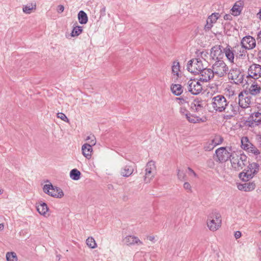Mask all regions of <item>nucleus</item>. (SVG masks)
<instances>
[{
  "mask_svg": "<svg viewBox=\"0 0 261 261\" xmlns=\"http://www.w3.org/2000/svg\"><path fill=\"white\" fill-rule=\"evenodd\" d=\"M180 65L178 61H174L172 66V73L176 79L179 76Z\"/></svg>",
  "mask_w": 261,
  "mask_h": 261,
  "instance_id": "obj_29",
  "label": "nucleus"
},
{
  "mask_svg": "<svg viewBox=\"0 0 261 261\" xmlns=\"http://www.w3.org/2000/svg\"><path fill=\"white\" fill-rule=\"evenodd\" d=\"M234 237L236 239H238L241 238L242 236V233L240 231H237L234 232Z\"/></svg>",
  "mask_w": 261,
  "mask_h": 261,
  "instance_id": "obj_51",
  "label": "nucleus"
},
{
  "mask_svg": "<svg viewBox=\"0 0 261 261\" xmlns=\"http://www.w3.org/2000/svg\"><path fill=\"white\" fill-rule=\"evenodd\" d=\"M248 125L250 127L257 126L261 123V113L254 112L248 117L247 121Z\"/></svg>",
  "mask_w": 261,
  "mask_h": 261,
  "instance_id": "obj_13",
  "label": "nucleus"
},
{
  "mask_svg": "<svg viewBox=\"0 0 261 261\" xmlns=\"http://www.w3.org/2000/svg\"><path fill=\"white\" fill-rule=\"evenodd\" d=\"M36 7V5L33 4H30L27 5L23 7V12L27 14H30L31 13L32 10L33 9H35Z\"/></svg>",
  "mask_w": 261,
  "mask_h": 261,
  "instance_id": "obj_39",
  "label": "nucleus"
},
{
  "mask_svg": "<svg viewBox=\"0 0 261 261\" xmlns=\"http://www.w3.org/2000/svg\"><path fill=\"white\" fill-rule=\"evenodd\" d=\"M205 102L198 98L194 99L191 104V109L192 111L197 112H201L204 107Z\"/></svg>",
  "mask_w": 261,
  "mask_h": 261,
  "instance_id": "obj_19",
  "label": "nucleus"
},
{
  "mask_svg": "<svg viewBox=\"0 0 261 261\" xmlns=\"http://www.w3.org/2000/svg\"><path fill=\"white\" fill-rule=\"evenodd\" d=\"M4 228V225L3 223L0 224V230H3Z\"/></svg>",
  "mask_w": 261,
  "mask_h": 261,
  "instance_id": "obj_54",
  "label": "nucleus"
},
{
  "mask_svg": "<svg viewBox=\"0 0 261 261\" xmlns=\"http://www.w3.org/2000/svg\"><path fill=\"white\" fill-rule=\"evenodd\" d=\"M231 169L235 171H240L248 163L247 156L241 151L233 152L230 158Z\"/></svg>",
  "mask_w": 261,
  "mask_h": 261,
  "instance_id": "obj_1",
  "label": "nucleus"
},
{
  "mask_svg": "<svg viewBox=\"0 0 261 261\" xmlns=\"http://www.w3.org/2000/svg\"><path fill=\"white\" fill-rule=\"evenodd\" d=\"M134 171V167L131 165H127L121 168L120 174L123 177H128L133 174Z\"/></svg>",
  "mask_w": 261,
  "mask_h": 261,
  "instance_id": "obj_23",
  "label": "nucleus"
},
{
  "mask_svg": "<svg viewBox=\"0 0 261 261\" xmlns=\"http://www.w3.org/2000/svg\"><path fill=\"white\" fill-rule=\"evenodd\" d=\"M221 223V216L220 213L214 212L210 214L207 220V225L210 230L216 231L220 227Z\"/></svg>",
  "mask_w": 261,
  "mask_h": 261,
  "instance_id": "obj_2",
  "label": "nucleus"
},
{
  "mask_svg": "<svg viewBox=\"0 0 261 261\" xmlns=\"http://www.w3.org/2000/svg\"><path fill=\"white\" fill-rule=\"evenodd\" d=\"M155 168V163L153 161H151L147 163L146 166V173L144 178L146 182H149L150 179L154 176Z\"/></svg>",
  "mask_w": 261,
  "mask_h": 261,
  "instance_id": "obj_11",
  "label": "nucleus"
},
{
  "mask_svg": "<svg viewBox=\"0 0 261 261\" xmlns=\"http://www.w3.org/2000/svg\"><path fill=\"white\" fill-rule=\"evenodd\" d=\"M184 188L189 193H191L192 192V187L191 185L188 182H185L184 184Z\"/></svg>",
  "mask_w": 261,
  "mask_h": 261,
  "instance_id": "obj_45",
  "label": "nucleus"
},
{
  "mask_svg": "<svg viewBox=\"0 0 261 261\" xmlns=\"http://www.w3.org/2000/svg\"><path fill=\"white\" fill-rule=\"evenodd\" d=\"M6 258L7 261H17V257L15 252H8L6 254Z\"/></svg>",
  "mask_w": 261,
  "mask_h": 261,
  "instance_id": "obj_38",
  "label": "nucleus"
},
{
  "mask_svg": "<svg viewBox=\"0 0 261 261\" xmlns=\"http://www.w3.org/2000/svg\"><path fill=\"white\" fill-rule=\"evenodd\" d=\"M86 244L90 248L94 249L97 247V244L93 237H88L86 240Z\"/></svg>",
  "mask_w": 261,
  "mask_h": 261,
  "instance_id": "obj_35",
  "label": "nucleus"
},
{
  "mask_svg": "<svg viewBox=\"0 0 261 261\" xmlns=\"http://www.w3.org/2000/svg\"><path fill=\"white\" fill-rule=\"evenodd\" d=\"M259 171V165L256 163L250 164L247 169L239 174V177L243 181H248L252 178Z\"/></svg>",
  "mask_w": 261,
  "mask_h": 261,
  "instance_id": "obj_3",
  "label": "nucleus"
},
{
  "mask_svg": "<svg viewBox=\"0 0 261 261\" xmlns=\"http://www.w3.org/2000/svg\"><path fill=\"white\" fill-rule=\"evenodd\" d=\"M256 187V184L254 181L246 182L244 184H238L237 188L239 190L245 192H250L253 191Z\"/></svg>",
  "mask_w": 261,
  "mask_h": 261,
  "instance_id": "obj_21",
  "label": "nucleus"
},
{
  "mask_svg": "<svg viewBox=\"0 0 261 261\" xmlns=\"http://www.w3.org/2000/svg\"><path fill=\"white\" fill-rule=\"evenodd\" d=\"M231 18H232V17L230 14H225L224 16V19L225 20H231Z\"/></svg>",
  "mask_w": 261,
  "mask_h": 261,
  "instance_id": "obj_52",
  "label": "nucleus"
},
{
  "mask_svg": "<svg viewBox=\"0 0 261 261\" xmlns=\"http://www.w3.org/2000/svg\"><path fill=\"white\" fill-rule=\"evenodd\" d=\"M227 104L228 101L223 95H218L212 98V106L216 112H222Z\"/></svg>",
  "mask_w": 261,
  "mask_h": 261,
  "instance_id": "obj_6",
  "label": "nucleus"
},
{
  "mask_svg": "<svg viewBox=\"0 0 261 261\" xmlns=\"http://www.w3.org/2000/svg\"><path fill=\"white\" fill-rule=\"evenodd\" d=\"M212 69L214 74L217 77L224 76L228 71V67L225 63L222 60L217 61L212 66Z\"/></svg>",
  "mask_w": 261,
  "mask_h": 261,
  "instance_id": "obj_4",
  "label": "nucleus"
},
{
  "mask_svg": "<svg viewBox=\"0 0 261 261\" xmlns=\"http://www.w3.org/2000/svg\"><path fill=\"white\" fill-rule=\"evenodd\" d=\"M216 146L212 143L211 141L206 146L204 147L206 150H212Z\"/></svg>",
  "mask_w": 261,
  "mask_h": 261,
  "instance_id": "obj_47",
  "label": "nucleus"
},
{
  "mask_svg": "<svg viewBox=\"0 0 261 261\" xmlns=\"http://www.w3.org/2000/svg\"><path fill=\"white\" fill-rule=\"evenodd\" d=\"M238 98V106L239 108L247 109L249 107L251 103V97L248 96L247 94L243 93V92H241L239 94Z\"/></svg>",
  "mask_w": 261,
  "mask_h": 261,
  "instance_id": "obj_12",
  "label": "nucleus"
},
{
  "mask_svg": "<svg viewBox=\"0 0 261 261\" xmlns=\"http://www.w3.org/2000/svg\"><path fill=\"white\" fill-rule=\"evenodd\" d=\"M3 193V190L0 189V195H1Z\"/></svg>",
  "mask_w": 261,
  "mask_h": 261,
  "instance_id": "obj_59",
  "label": "nucleus"
},
{
  "mask_svg": "<svg viewBox=\"0 0 261 261\" xmlns=\"http://www.w3.org/2000/svg\"><path fill=\"white\" fill-rule=\"evenodd\" d=\"M188 170L189 171V175H193V176H194L195 177L197 176V174L191 168L189 167L188 168Z\"/></svg>",
  "mask_w": 261,
  "mask_h": 261,
  "instance_id": "obj_50",
  "label": "nucleus"
},
{
  "mask_svg": "<svg viewBox=\"0 0 261 261\" xmlns=\"http://www.w3.org/2000/svg\"><path fill=\"white\" fill-rule=\"evenodd\" d=\"M81 172L76 169H73L70 172V178L74 180H77L80 178Z\"/></svg>",
  "mask_w": 261,
  "mask_h": 261,
  "instance_id": "obj_34",
  "label": "nucleus"
},
{
  "mask_svg": "<svg viewBox=\"0 0 261 261\" xmlns=\"http://www.w3.org/2000/svg\"><path fill=\"white\" fill-rule=\"evenodd\" d=\"M259 255H260V259L261 260V252L260 253Z\"/></svg>",
  "mask_w": 261,
  "mask_h": 261,
  "instance_id": "obj_60",
  "label": "nucleus"
},
{
  "mask_svg": "<svg viewBox=\"0 0 261 261\" xmlns=\"http://www.w3.org/2000/svg\"><path fill=\"white\" fill-rule=\"evenodd\" d=\"M258 57L259 60L261 61V50H259L258 53Z\"/></svg>",
  "mask_w": 261,
  "mask_h": 261,
  "instance_id": "obj_55",
  "label": "nucleus"
},
{
  "mask_svg": "<svg viewBox=\"0 0 261 261\" xmlns=\"http://www.w3.org/2000/svg\"><path fill=\"white\" fill-rule=\"evenodd\" d=\"M92 146L88 143H85L82 146V151L83 155L88 159L91 157L92 152L93 151Z\"/></svg>",
  "mask_w": 261,
  "mask_h": 261,
  "instance_id": "obj_24",
  "label": "nucleus"
},
{
  "mask_svg": "<svg viewBox=\"0 0 261 261\" xmlns=\"http://www.w3.org/2000/svg\"><path fill=\"white\" fill-rule=\"evenodd\" d=\"M36 208L39 213L42 215H44L48 210L47 204L44 202L39 204Z\"/></svg>",
  "mask_w": 261,
  "mask_h": 261,
  "instance_id": "obj_31",
  "label": "nucleus"
},
{
  "mask_svg": "<svg viewBox=\"0 0 261 261\" xmlns=\"http://www.w3.org/2000/svg\"><path fill=\"white\" fill-rule=\"evenodd\" d=\"M203 55H204V56H206V53H204V52H202L201 53V56H202V57H203Z\"/></svg>",
  "mask_w": 261,
  "mask_h": 261,
  "instance_id": "obj_58",
  "label": "nucleus"
},
{
  "mask_svg": "<svg viewBox=\"0 0 261 261\" xmlns=\"http://www.w3.org/2000/svg\"><path fill=\"white\" fill-rule=\"evenodd\" d=\"M179 112L182 116H185L186 118L187 115H189V114H190L188 111L184 107H181L180 108Z\"/></svg>",
  "mask_w": 261,
  "mask_h": 261,
  "instance_id": "obj_46",
  "label": "nucleus"
},
{
  "mask_svg": "<svg viewBox=\"0 0 261 261\" xmlns=\"http://www.w3.org/2000/svg\"><path fill=\"white\" fill-rule=\"evenodd\" d=\"M171 90L172 93L176 95H180L183 92L182 87L179 84L172 85L171 86Z\"/></svg>",
  "mask_w": 261,
  "mask_h": 261,
  "instance_id": "obj_30",
  "label": "nucleus"
},
{
  "mask_svg": "<svg viewBox=\"0 0 261 261\" xmlns=\"http://www.w3.org/2000/svg\"><path fill=\"white\" fill-rule=\"evenodd\" d=\"M199 74L201 76L200 81L202 82H208L214 77L213 69L206 68L204 67H203V69L200 71Z\"/></svg>",
  "mask_w": 261,
  "mask_h": 261,
  "instance_id": "obj_17",
  "label": "nucleus"
},
{
  "mask_svg": "<svg viewBox=\"0 0 261 261\" xmlns=\"http://www.w3.org/2000/svg\"><path fill=\"white\" fill-rule=\"evenodd\" d=\"M122 242L124 245L132 246L135 245H142V242L137 237L128 235L123 238Z\"/></svg>",
  "mask_w": 261,
  "mask_h": 261,
  "instance_id": "obj_16",
  "label": "nucleus"
},
{
  "mask_svg": "<svg viewBox=\"0 0 261 261\" xmlns=\"http://www.w3.org/2000/svg\"><path fill=\"white\" fill-rule=\"evenodd\" d=\"M43 190L45 193L54 197L61 198L64 196L62 190L56 186H54L51 184L45 185Z\"/></svg>",
  "mask_w": 261,
  "mask_h": 261,
  "instance_id": "obj_7",
  "label": "nucleus"
},
{
  "mask_svg": "<svg viewBox=\"0 0 261 261\" xmlns=\"http://www.w3.org/2000/svg\"><path fill=\"white\" fill-rule=\"evenodd\" d=\"M223 140V139L221 136L219 135H216L211 140V142L216 146L217 145L221 144Z\"/></svg>",
  "mask_w": 261,
  "mask_h": 261,
  "instance_id": "obj_40",
  "label": "nucleus"
},
{
  "mask_svg": "<svg viewBox=\"0 0 261 261\" xmlns=\"http://www.w3.org/2000/svg\"><path fill=\"white\" fill-rule=\"evenodd\" d=\"M78 19L81 24H86L88 21L87 14L83 11H80L78 13Z\"/></svg>",
  "mask_w": 261,
  "mask_h": 261,
  "instance_id": "obj_32",
  "label": "nucleus"
},
{
  "mask_svg": "<svg viewBox=\"0 0 261 261\" xmlns=\"http://www.w3.org/2000/svg\"><path fill=\"white\" fill-rule=\"evenodd\" d=\"M239 106L237 102H229L228 101V104L225 107V110H222V112L225 113L224 118L226 119H230L237 115L239 111Z\"/></svg>",
  "mask_w": 261,
  "mask_h": 261,
  "instance_id": "obj_8",
  "label": "nucleus"
},
{
  "mask_svg": "<svg viewBox=\"0 0 261 261\" xmlns=\"http://www.w3.org/2000/svg\"><path fill=\"white\" fill-rule=\"evenodd\" d=\"M224 53H225L227 59L231 63H233L234 60V56L235 55V53L234 51V47L232 48L230 46L228 45L224 49Z\"/></svg>",
  "mask_w": 261,
  "mask_h": 261,
  "instance_id": "obj_25",
  "label": "nucleus"
},
{
  "mask_svg": "<svg viewBox=\"0 0 261 261\" xmlns=\"http://www.w3.org/2000/svg\"><path fill=\"white\" fill-rule=\"evenodd\" d=\"M241 147L246 151L250 146H252V144L249 141L248 138L247 137H244L241 139Z\"/></svg>",
  "mask_w": 261,
  "mask_h": 261,
  "instance_id": "obj_33",
  "label": "nucleus"
},
{
  "mask_svg": "<svg viewBox=\"0 0 261 261\" xmlns=\"http://www.w3.org/2000/svg\"><path fill=\"white\" fill-rule=\"evenodd\" d=\"M260 88L256 85H252L249 89V91L252 95H256L260 92Z\"/></svg>",
  "mask_w": 261,
  "mask_h": 261,
  "instance_id": "obj_37",
  "label": "nucleus"
},
{
  "mask_svg": "<svg viewBox=\"0 0 261 261\" xmlns=\"http://www.w3.org/2000/svg\"><path fill=\"white\" fill-rule=\"evenodd\" d=\"M217 161L223 163L227 161L229 159L230 160L231 153L229 152L225 147H220L215 151Z\"/></svg>",
  "mask_w": 261,
  "mask_h": 261,
  "instance_id": "obj_10",
  "label": "nucleus"
},
{
  "mask_svg": "<svg viewBox=\"0 0 261 261\" xmlns=\"http://www.w3.org/2000/svg\"><path fill=\"white\" fill-rule=\"evenodd\" d=\"M233 47L234 51L235 53V55L236 56V57L241 58H243V57L245 56V54L247 52V49L243 47L241 44V45H237L234 46Z\"/></svg>",
  "mask_w": 261,
  "mask_h": 261,
  "instance_id": "obj_26",
  "label": "nucleus"
},
{
  "mask_svg": "<svg viewBox=\"0 0 261 261\" xmlns=\"http://www.w3.org/2000/svg\"><path fill=\"white\" fill-rule=\"evenodd\" d=\"M241 44L243 47L247 50H249L255 47L256 41L253 37L250 36H248L242 38Z\"/></svg>",
  "mask_w": 261,
  "mask_h": 261,
  "instance_id": "obj_15",
  "label": "nucleus"
},
{
  "mask_svg": "<svg viewBox=\"0 0 261 261\" xmlns=\"http://www.w3.org/2000/svg\"><path fill=\"white\" fill-rule=\"evenodd\" d=\"M64 10V7L62 5H60L58 6L57 8V11L58 13H62Z\"/></svg>",
  "mask_w": 261,
  "mask_h": 261,
  "instance_id": "obj_48",
  "label": "nucleus"
},
{
  "mask_svg": "<svg viewBox=\"0 0 261 261\" xmlns=\"http://www.w3.org/2000/svg\"><path fill=\"white\" fill-rule=\"evenodd\" d=\"M187 85L188 91L193 95H197L202 90V86L201 83L196 80H189Z\"/></svg>",
  "mask_w": 261,
  "mask_h": 261,
  "instance_id": "obj_9",
  "label": "nucleus"
},
{
  "mask_svg": "<svg viewBox=\"0 0 261 261\" xmlns=\"http://www.w3.org/2000/svg\"><path fill=\"white\" fill-rule=\"evenodd\" d=\"M243 3L241 1L236 2L231 9L232 14L234 16L240 14L243 9Z\"/></svg>",
  "mask_w": 261,
  "mask_h": 261,
  "instance_id": "obj_27",
  "label": "nucleus"
},
{
  "mask_svg": "<svg viewBox=\"0 0 261 261\" xmlns=\"http://www.w3.org/2000/svg\"><path fill=\"white\" fill-rule=\"evenodd\" d=\"M102 10H105V8H103V9H102Z\"/></svg>",
  "mask_w": 261,
  "mask_h": 261,
  "instance_id": "obj_62",
  "label": "nucleus"
},
{
  "mask_svg": "<svg viewBox=\"0 0 261 261\" xmlns=\"http://www.w3.org/2000/svg\"><path fill=\"white\" fill-rule=\"evenodd\" d=\"M176 101H178L179 104H180V105H183L187 102L186 100L183 98H180V97L176 98Z\"/></svg>",
  "mask_w": 261,
  "mask_h": 261,
  "instance_id": "obj_49",
  "label": "nucleus"
},
{
  "mask_svg": "<svg viewBox=\"0 0 261 261\" xmlns=\"http://www.w3.org/2000/svg\"><path fill=\"white\" fill-rule=\"evenodd\" d=\"M222 55L220 45H215L211 49L210 56L213 60H218Z\"/></svg>",
  "mask_w": 261,
  "mask_h": 261,
  "instance_id": "obj_22",
  "label": "nucleus"
},
{
  "mask_svg": "<svg viewBox=\"0 0 261 261\" xmlns=\"http://www.w3.org/2000/svg\"><path fill=\"white\" fill-rule=\"evenodd\" d=\"M57 117L60 118L65 122H68L69 121L66 116L63 113H58L57 114Z\"/></svg>",
  "mask_w": 261,
  "mask_h": 261,
  "instance_id": "obj_44",
  "label": "nucleus"
},
{
  "mask_svg": "<svg viewBox=\"0 0 261 261\" xmlns=\"http://www.w3.org/2000/svg\"><path fill=\"white\" fill-rule=\"evenodd\" d=\"M83 31L82 27L81 26H75L73 28L71 35L72 37L77 36L82 33Z\"/></svg>",
  "mask_w": 261,
  "mask_h": 261,
  "instance_id": "obj_36",
  "label": "nucleus"
},
{
  "mask_svg": "<svg viewBox=\"0 0 261 261\" xmlns=\"http://www.w3.org/2000/svg\"><path fill=\"white\" fill-rule=\"evenodd\" d=\"M246 151L255 155H258L260 153L259 150L253 144L252 146L249 147Z\"/></svg>",
  "mask_w": 261,
  "mask_h": 261,
  "instance_id": "obj_42",
  "label": "nucleus"
},
{
  "mask_svg": "<svg viewBox=\"0 0 261 261\" xmlns=\"http://www.w3.org/2000/svg\"><path fill=\"white\" fill-rule=\"evenodd\" d=\"M219 16L220 14L218 13H213L208 16L206 20V23L204 26V30L209 31L213 26V24L217 21Z\"/></svg>",
  "mask_w": 261,
  "mask_h": 261,
  "instance_id": "obj_20",
  "label": "nucleus"
},
{
  "mask_svg": "<svg viewBox=\"0 0 261 261\" xmlns=\"http://www.w3.org/2000/svg\"><path fill=\"white\" fill-rule=\"evenodd\" d=\"M86 140L89 141L88 144L90 145L94 146L96 143V138L93 135L91 134L90 135L88 136Z\"/></svg>",
  "mask_w": 261,
  "mask_h": 261,
  "instance_id": "obj_41",
  "label": "nucleus"
},
{
  "mask_svg": "<svg viewBox=\"0 0 261 261\" xmlns=\"http://www.w3.org/2000/svg\"><path fill=\"white\" fill-rule=\"evenodd\" d=\"M229 78L234 81L236 84H242L243 82V75L241 74L239 70H231L228 73Z\"/></svg>",
  "mask_w": 261,
  "mask_h": 261,
  "instance_id": "obj_18",
  "label": "nucleus"
},
{
  "mask_svg": "<svg viewBox=\"0 0 261 261\" xmlns=\"http://www.w3.org/2000/svg\"><path fill=\"white\" fill-rule=\"evenodd\" d=\"M177 177H178V178L180 180L182 181V180H185V177H186L185 173L184 172V171H181L180 170H178Z\"/></svg>",
  "mask_w": 261,
  "mask_h": 261,
  "instance_id": "obj_43",
  "label": "nucleus"
},
{
  "mask_svg": "<svg viewBox=\"0 0 261 261\" xmlns=\"http://www.w3.org/2000/svg\"><path fill=\"white\" fill-rule=\"evenodd\" d=\"M259 234L261 236V230L259 232Z\"/></svg>",
  "mask_w": 261,
  "mask_h": 261,
  "instance_id": "obj_61",
  "label": "nucleus"
},
{
  "mask_svg": "<svg viewBox=\"0 0 261 261\" xmlns=\"http://www.w3.org/2000/svg\"><path fill=\"white\" fill-rule=\"evenodd\" d=\"M257 37H258V38H260V40H261V31H259V32L258 33Z\"/></svg>",
  "mask_w": 261,
  "mask_h": 261,
  "instance_id": "obj_56",
  "label": "nucleus"
},
{
  "mask_svg": "<svg viewBox=\"0 0 261 261\" xmlns=\"http://www.w3.org/2000/svg\"><path fill=\"white\" fill-rule=\"evenodd\" d=\"M257 16L261 20V9H260L259 12L257 13Z\"/></svg>",
  "mask_w": 261,
  "mask_h": 261,
  "instance_id": "obj_53",
  "label": "nucleus"
},
{
  "mask_svg": "<svg viewBox=\"0 0 261 261\" xmlns=\"http://www.w3.org/2000/svg\"><path fill=\"white\" fill-rule=\"evenodd\" d=\"M249 75L254 79L261 77V65L257 64H252L248 69Z\"/></svg>",
  "mask_w": 261,
  "mask_h": 261,
  "instance_id": "obj_14",
  "label": "nucleus"
},
{
  "mask_svg": "<svg viewBox=\"0 0 261 261\" xmlns=\"http://www.w3.org/2000/svg\"><path fill=\"white\" fill-rule=\"evenodd\" d=\"M204 65L202 60L199 58L190 60L187 65V70L194 74H199L201 70L203 69Z\"/></svg>",
  "mask_w": 261,
  "mask_h": 261,
  "instance_id": "obj_5",
  "label": "nucleus"
},
{
  "mask_svg": "<svg viewBox=\"0 0 261 261\" xmlns=\"http://www.w3.org/2000/svg\"><path fill=\"white\" fill-rule=\"evenodd\" d=\"M187 119L190 123H196L204 122L205 118H200L190 113L189 115H187Z\"/></svg>",
  "mask_w": 261,
  "mask_h": 261,
  "instance_id": "obj_28",
  "label": "nucleus"
},
{
  "mask_svg": "<svg viewBox=\"0 0 261 261\" xmlns=\"http://www.w3.org/2000/svg\"><path fill=\"white\" fill-rule=\"evenodd\" d=\"M154 238L153 236H150L148 237V239L151 241H152L154 240Z\"/></svg>",
  "mask_w": 261,
  "mask_h": 261,
  "instance_id": "obj_57",
  "label": "nucleus"
},
{
  "mask_svg": "<svg viewBox=\"0 0 261 261\" xmlns=\"http://www.w3.org/2000/svg\"><path fill=\"white\" fill-rule=\"evenodd\" d=\"M102 10H105V8H103V9H102Z\"/></svg>",
  "mask_w": 261,
  "mask_h": 261,
  "instance_id": "obj_63",
  "label": "nucleus"
}]
</instances>
